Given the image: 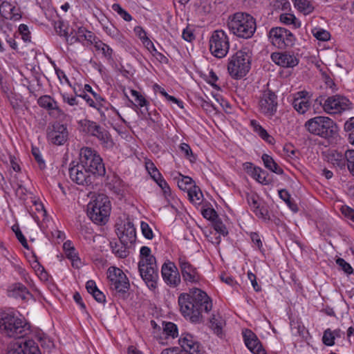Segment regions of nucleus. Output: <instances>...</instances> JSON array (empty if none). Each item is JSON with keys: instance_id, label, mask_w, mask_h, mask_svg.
Instances as JSON below:
<instances>
[{"instance_id": "69168bd1", "label": "nucleus", "mask_w": 354, "mask_h": 354, "mask_svg": "<svg viewBox=\"0 0 354 354\" xmlns=\"http://www.w3.org/2000/svg\"><path fill=\"white\" fill-rule=\"evenodd\" d=\"M250 238L254 243H255L257 248L260 250L262 248V242L259 235L256 232H252L250 234Z\"/></svg>"}, {"instance_id": "3c124183", "label": "nucleus", "mask_w": 354, "mask_h": 354, "mask_svg": "<svg viewBox=\"0 0 354 354\" xmlns=\"http://www.w3.org/2000/svg\"><path fill=\"white\" fill-rule=\"evenodd\" d=\"M213 225L214 230L220 234H222L223 236H226L228 232L227 230V228L220 219H216L214 221Z\"/></svg>"}, {"instance_id": "2f4dec72", "label": "nucleus", "mask_w": 354, "mask_h": 354, "mask_svg": "<svg viewBox=\"0 0 354 354\" xmlns=\"http://www.w3.org/2000/svg\"><path fill=\"white\" fill-rule=\"evenodd\" d=\"M210 327L216 334L219 335L222 333V328L225 324V321L219 315H213L210 318Z\"/></svg>"}, {"instance_id": "f257e3e1", "label": "nucleus", "mask_w": 354, "mask_h": 354, "mask_svg": "<svg viewBox=\"0 0 354 354\" xmlns=\"http://www.w3.org/2000/svg\"><path fill=\"white\" fill-rule=\"evenodd\" d=\"M182 315L193 323L203 321V313H208L212 308V301L207 293L198 288L190 290L178 297Z\"/></svg>"}, {"instance_id": "39448f33", "label": "nucleus", "mask_w": 354, "mask_h": 354, "mask_svg": "<svg viewBox=\"0 0 354 354\" xmlns=\"http://www.w3.org/2000/svg\"><path fill=\"white\" fill-rule=\"evenodd\" d=\"M77 163L95 176H102L106 173L102 159L90 147H82L80 149Z\"/></svg>"}, {"instance_id": "bb28decb", "label": "nucleus", "mask_w": 354, "mask_h": 354, "mask_svg": "<svg viewBox=\"0 0 354 354\" xmlns=\"http://www.w3.org/2000/svg\"><path fill=\"white\" fill-rule=\"evenodd\" d=\"M37 102L39 105L48 111L57 110L60 112V109L57 105L56 102L49 95H43L40 97Z\"/></svg>"}, {"instance_id": "864d4df0", "label": "nucleus", "mask_w": 354, "mask_h": 354, "mask_svg": "<svg viewBox=\"0 0 354 354\" xmlns=\"http://www.w3.org/2000/svg\"><path fill=\"white\" fill-rule=\"evenodd\" d=\"M279 19L281 23L286 25L295 24L296 17L292 14L285 13L280 15Z\"/></svg>"}, {"instance_id": "0e129e2a", "label": "nucleus", "mask_w": 354, "mask_h": 354, "mask_svg": "<svg viewBox=\"0 0 354 354\" xmlns=\"http://www.w3.org/2000/svg\"><path fill=\"white\" fill-rule=\"evenodd\" d=\"M136 35L143 41L145 38H148L147 33L141 26H136L134 28Z\"/></svg>"}, {"instance_id": "7c9ffc66", "label": "nucleus", "mask_w": 354, "mask_h": 354, "mask_svg": "<svg viewBox=\"0 0 354 354\" xmlns=\"http://www.w3.org/2000/svg\"><path fill=\"white\" fill-rule=\"evenodd\" d=\"M111 247L112 248V252L120 258H125L129 254V251L128 250L129 245H124L120 242L118 243H111Z\"/></svg>"}, {"instance_id": "49530a36", "label": "nucleus", "mask_w": 354, "mask_h": 354, "mask_svg": "<svg viewBox=\"0 0 354 354\" xmlns=\"http://www.w3.org/2000/svg\"><path fill=\"white\" fill-rule=\"evenodd\" d=\"M347 167L350 172L354 176V150H347L345 153Z\"/></svg>"}, {"instance_id": "0eeeda50", "label": "nucleus", "mask_w": 354, "mask_h": 354, "mask_svg": "<svg viewBox=\"0 0 354 354\" xmlns=\"http://www.w3.org/2000/svg\"><path fill=\"white\" fill-rule=\"evenodd\" d=\"M305 127L312 134L326 138L334 133L335 123L328 117L317 116L308 120Z\"/></svg>"}, {"instance_id": "a211bd4d", "label": "nucleus", "mask_w": 354, "mask_h": 354, "mask_svg": "<svg viewBox=\"0 0 354 354\" xmlns=\"http://www.w3.org/2000/svg\"><path fill=\"white\" fill-rule=\"evenodd\" d=\"M117 234L120 241L124 245H131L136 242V228L133 224L129 221L118 228Z\"/></svg>"}, {"instance_id": "412c9836", "label": "nucleus", "mask_w": 354, "mask_h": 354, "mask_svg": "<svg viewBox=\"0 0 354 354\" xmlns=\"http://www.w3.org/2000/svg\"><path fill=\"white\" fill-rule=\"evenodd\" d=\"M271 59L276 64L285 68H292L299 64V59L294 55L286 52L273 53Z\"/></svg>"}, {"instance_id": "603ef678", "label": "nucleus", "mask_w": 354, "mask_h": 354, "mask_svg": "<svg viewBox=\"0 0 354 354\" xmlns=\"http://www.w3.org/2000/svg\"><path fill=\"white\" fill-rule=\"evenodd\" d=\"M336 263L342 269V270L346 274H351L353 272V270L351 265L347 263L344 259L338 258L336 260Z\"/></svg>"}, {"instance_id": "9d476101", "label": "nucleus", "mask_w": 354, "mask_h": 354, "mask_svg": "<svg viewBox=\"0 0 354 354\" xmlns=\"http://www.w3.org/2000/svg\"><path fill=\"white\" fill-rule=\"evenodd\" d=\"M324 111L328 114H338L351 109V103L344 96L335 95L328 97L322 103L320 101Z\"/></svg>"}, {"instance_id": "a18cd8bd", "label": "nucleus", "mask_w": 354, "mask_h": 354, "mask_svg": "<svg viewBox=\"0 0 354 354\" xmlns=\"http://www.w3.org/2000/svg\"><path fill=\"white\" fill-rule=\"evenodd\" d=\"M65 254L67 258L71 260L73 267L78 268L81 264V262L80 258L75 252V249H72L71 250L67 251L65 252Z\"/></svg>"}, {"instance_id": "c756f323", "label": "nucleus", "mask_w": 354, "mask_h": 354, "mask_svg": "<svg viewBox=\"0 0 354 354\" xmlns=\"http://www.w3.org/2000/svg\"><path fill=\"white\" fill-rule=\"evenodd\" d=\"M100 142L101 145L105 148H111L113 146V142L109 133L102 128L100 131L95 136Z\"/></svg>"}, {"instance_id": "f8f14e48", "label": "nucleus", "mask_w": 354, "mask_h": 354, "mask_svg": "<svg viewBox=\"0 0 354 354\" xmlns=\"http://www.w3.org/2000/svg\"><path fill=\"white\" fill-rule=\"evenodd\" d=\"M108 278L111 282V288L118 292H126L129 288V281L123 271L115 267L109 268Z\"/></svg>"}, {"instance_id": "79ce46f5", "label": "nucleus", "mask_w": 354, "mask_h": 354, "mask_svg": "<svg viewBox=\"0 0 354 354\" xmlns=\"http://www.w3.org/2000/svg\"><path fill=\"white\" fill-rule=\"evenodd\" d=\"M178 187L182 190L188 191L189 189L192 187L193 180L189 176H182L181 178L177 182Z\"/></svg>"}, {"instance_id": "5701e85b", "label": "nucleus", "mask_w": 354, "mask_h": 354, "mask_svg": "<svg viewBox=\"0 0 354 354\" xmlns=\"http://www.w3.org/2000/svg\"><path fill=\"white\" fill-rule=\"evenodd\" d=\"M78 96L83 98L90 106L97 109L100 113V116L102 120H106L107 117L111 115V113H115L124 122V119L122 118L119 113L117 112L113 108L108 109L104 107L102 104L97 106L94 100L84 93Z\"/></svg>"}, {"instance_id": "052dcab7", "label": "nucleus", "mask_w": 354, "mask_h": 354, "mask_svg": "<svg viewBox=\"0 0 354 354\" xmlns=\"http://www.w3.org/2000/svg\"><path fill=\"white\" fill-rule=\"evenodd\" d=\"M102 127L97 124L95 122H88V131L93 136H95L100 131Z\"/></svg>"}, {"instance_id": "9b49d317", "label": "nucleus", "mask_w": 354, "mask_h": 354, "mask_svg": "<svg viewBox=\"0 0 354 354\" xmlns=\"http://www.w3.org/2000/svg\"><path fill=\"white\" fill-rule=\"evenodd\" d=\"M278 102L276 94L269 90L262 92L259 100V111L268 118L275 115L277 111Z\"/></svg>"}, {"instance_id": "72a5a7b5", "label": "nucleus", "mask_w": 354, "mask_h": 354, "mask_svg": "<svg viewBox=\"0 0 354 354\" xmlns=\"http://www.w3.org/2000/svg\"><path fill=\"white\" fill-rule=\"evenodd\" d=\"M188 196L189 200L195 203L200 204L201 202V198L203 197V194L201 191V189L196 186L193 185L192 187L189 189L187 191Z\"/></svg>"}, {"instance_id": "6e6d98bb", "label": "nucleus", "mask_w": 354, "mask_h": 354, "mask_svg": "<svg viewBox=\"0 0 354 354\" xmlns=\"http://www.w3.org/2000/svg\"><path fill=\"white\" fill-rule=\"evenodd\" d=\"M202 214L204 218L211 220L213 222L218 218V215L216 212L212 208H207L202 211Z\"/></svg>"}, {"instance_id": "393cba45", "label": "nucleus", "mask_w": 354, "mask_h": 354, "mask_svg": "<svg viewBox=\"0 0 354 354\" xmlns=\"http://www.w3.org/2000/svg\"><path fill=\"white\" fill-rule=\"evenodd\" d=\"M248 202L251 208L253 209V211L257 216L264 219L267 218L268 210L263 207H260L257 196H251L248 197Z\"/></svg>"}, {"instance_id": "20e7f679", "label": "nucleus", "mask_w": 354, "mask_h": 354, "mask_svg": "<svg viewBox=\"0 0 354 354\" xmlns=\"http://www.w3.org/2000/svg\"><path fill=\"white\" fill-rule=\"evenodd\" d=\"M111 204L107 196L99 194L87 205V214L96 224L104 225L108 221Z\"/></svg>"}, {"instance_id": "7ed1b4c3", "label": "nucleus", "mask_w": 354, "mask_h": 354, "mask_svg": "<svg viewBox=\"0 0 354 354\" xmlns=\"http://www.w3.org/2000/svg\"><path fill=\"white\" fill-rule=\"evenodd\" d=\"M0 332L10 337L21 339L30 333V325L13 315L0 313Z\"/></svg>"}, {"instance_id": "4c0bfd02", "label": "nucleus", "mask_w": 354, "mask_h": 354, "mask_svg": "<svg viewBox=\"0 0 354 354\" xmlns=\"http://www.w3.org/2000/svg\"><path fill=\"white\" fill-rule=\"evenodd\" d=\"M297 8L304 14H309L313 10V6L308 0H292Z\"/></svg>"}, {"instance_id": "f3484780", "label": "nucleus", "mask_w": 354, "mask_h": 354, "mask_svg": "<svg viewBox=\"0 0 354 354\" xmlns=\"http://www.w3.org/2000/svg\"><path fill=\"white\" fill-rule=\"evenodd\" d=\"M161 272L164 281L168 285L175 287L180 283V274L174 263H165L162 266Z\"/></svg>"}, {"instance_id": "a19ab883", "label": "nucleus", "mask_w": 354, "mask_h": 354, "mask_svg": "<svg viewBox=\"0 0 354 354\" xmlns=\"http://www.w3.org/2000/svg\"><path fill=\"white\" fill-rule=\"evenodd\" d=\"M312 33L316 39L320 41H328L330 37V35L327 30L321 28H314Z\"/></svg>"}, {"instance_id": "4468645a", "label": "nucleus", "mask_w": 354, "mask_h": 354, "mask_svg": "<svg viewBox=\"0 0 354 354\" xmlns=\"http://www.w3.org/2000/svg\"><path fill=\"white\" fill-rule=\"evenodd\" d=\"M138 270L142 279L150 289H155L157 286L158 278L156 262L138 263Z\"/></svg>"}, {"instance_id": "4be33fe9", "label": "nucleus", "mask_w": 354, "mask_h": 354, "mask_svg": "<svg viewBox=\"0 0 354 354\" xmlns=\"http://www.w3.org/2000/svg\"><path fill=\"white\" fill-rule=\"evenodd\" d=\"M309 93L306 91L297 92L292 101L294 109L301 114L305 113L310 107Z\"/></svg>"}, {"instance_id": "5fc2aeb1", "label": "nucleus", "mask_w": 354, "mask_h": 354, "mask_svg": "<svg viewBox=\"0 0 354 354\" xmlns=\"http://www.w3.org/2000/svg\"><path fill=\"white\" fill-rule=\"evenodd\" d=\"M141 230L143 236L147 239H152L153 237V232L149 225L145 222H141Z\"/></svg>"}, {"instance_id": "09e8293b", "label": "nucleus", "mask_w": 354, "mask_h": 354, "mask_svg": "<svg viewBox=\"0 0 354 354\" xmlns=\"http://www.w3.org/2000/svg\"><path fill=\"white\" fill-rule=\"evenodd\" d=\"M323 343L326 346H333L335 344V336L330 329L324 331L322 337Z\"/></svg>"}, {"instance_id": "a878e982", "label": "nucleus", "mask_w": 354, "mask_h": 354, "mask_svg": "<svg viewBox=\"0 0 354 354\" xmlns=\"http://www.w3.org/2000/svg\"><path fill=\"white\" fill-rule=\"evenodd\" d=\"M22 354H41L38 345L32 339H25L21 338Z\"/></svg>"}, {"instance_id": "aec40b11", "label": "nucleus", "mask_w": 354, "mask_h": 354, "mask_svg": "<svg viewBox=\"0 0 354 354\" xmlns=\"http://www.w3.org/2000/svg\"><path fill=\"white\" fill-rule=\"evenodd\" d=\"M244 342L246 346L254 354H266L257 335L249 329L243 331Z\"/></svg>"}, {"instance_id": "4d7b16f0", "label": "nucleus", "mask_w": 354, "mask_h": 354, "mask_svg": "<svg viewBox=\"0 0 354 354\" xmlns=\"http://www.w3.org/2000/svg\"><path fill=\"white\" fill-rule=\"evenodd\" d=\"M342 214L354 223V209L347 205L341 207Z\"/></svg>"}, {"instance_id": "6e6552de", "label": "nucleus", "mask_w": 354, "mask_h": 354, "mask_svg": "<svg viewBox=\"0 0 354 354\" xmlns=\"http://www.w3.org/2000/svg\"><path fill=\"white\" fill-rule=\"evenodd\" d=\"M268 37L271 44L280 49L292 46L295 41L293 34L281 27L272 28L269 31Z\"/></svg>"}, {"instance_id": "1a4fd4ad", "label": "nucleus", "mask_w": 354, "mask_h": 354, "mask_svg": "<svg viewBox=\"0 0 354 354\" xmlns=\"http://www.w3.org/2000/svg\"><path fill=\"white\" fill-rule=\"evenodd\" d=\"M229 39L222 30L213 32L209 39V50L213 55L218 58L224 57L229 50Z\"/></svg>"}, {"instance_id": "e433bc0d", "label": "nucleus", "mask_w": 354, "mask_h": 354, "mask_svg": "<svg viewBox=\"0 0 354 354\" xmlns=\"http://www.w3.org/2000/svg\"><path fill=\"white\" fill-rule=\"evenodd\" d=\"M328 160L330 161L334 165H337L340 168L345 166L346 157L345 154L341 153L333 152L328 157Z\"/></svg>"}, {"instance_id": "423d86ee", "label": "nucleus", "mask_w": 354, "mask_h": 354, "mask_svg": "<svg viewBox=\"0 0 354 354\" xmlns=\"http://www.w3.org/2000/svg\"><path fill=\"white\" fill-rule=\"evenodd\" d=\"M250 68V55L244 50L237 51L232 56L228 62L227 71L234 79L243 77Z\"/></svg>"}, {"instance_id": "b1692460", "label": "nucleus", "mask_w": 354, "mask_h": 354, "mask_svg": "<svg viewBox=\"0 0 354 354\" xmlns=\"http://www.w3.org/2000/svg\"><path fill=\"white\" fill-rule=\"evenodd\" d=\"M8 296L15 299L26 300L30 295L25 286L20 283H16L11 285L8 290Z\"/></svg>"}, {"instance_id": "ea45409f", "label": "nucleus", "mask_w": 354, "mask_h": 354, "mask_svg": "<svg viewBox=\"0 0 354 354\" xmlns=\"http://www.w3.org/2000/svg\"><path fill=\"white\" fill-rule=\"evenodd\" d=\"M13 9V5L8 1H3L0 5V12L5 19L14 18L13 15H10V12Z\"/></svg>"}, {"instance_id": "473e14b6", "label": "nucleus", "mask_w": 354, "mask_h": 354, "mask_svg": "<svg viewBox=\"0 0 354 354\" xmlns=\"http://www.w3.org/2000/svg\"><path fill=\"white\" fill-rule=\"evenodd\" d=\"M140 259L138 263H142V266L143 263L151 264L152 262H156L155 257L151 254V249L147 246H142L140 248Z\"/></svg>"}, {"instance_id": "2eb2a0df", "label": "nucleus", "mask_w": 354, "mask_h": 354, "mask_svg": "<svg viewBox=\"0 0 354 354\" xmlns=\"http://www.w3.org/2000/svg\"><path fill=\"white\" fill-rule=\"evenodd\" d=\"M179 267L183 280L187 283H196L201 280V275L195 268L185 257L178 259Z\"/></svg>"}, {"instance_id": "8fccbe9b", "label": "nucleus", "mask_w": 354, "mask_h": 354, "mask_svg": "<svg viewBox=\"0 0 354 354\" xmlns=\"http://www.w3.org/2000/svg\"><path fill=\"white\" fill-rule=\"evenodd\" d=\"M18 30H19V32L21 35L22 39L25 42L30 41V39H31L30 32L29 28L27 25H26V24L19 25Z\"/></svg>"}, {"instance_id": "338daca9", "label": "nucleus", "mask_w": 354, "mask_h": 354, "mask_svg": "<svg viewBox=\"0 0 354 354\" xmlns=\"http://www.w3.org/2000/svg\"><path fill=\"white\" fill-rule=\"evenodd\" d=\"M94 299L100 303L105 301V295L98 288L92 294Z\"/></svg>"}, {"instance_id": "58836bf2", "label": "nucleus", "mask_w": 354, "mask_h": 354, "mask_svg": "<svg viewBox=\"0 0 354 354\" xmlns=\"http://www.w3.org/2000/svg\"><path fill=\"white\" fill-rule=\"evenodd\" d=\"M23 351L21 339H18L8 345L6 354H22Z\"/></svg>"}, {"instance_id": "bf43d9fd", "label": "nucleus", "mask_w": 354, "mask_h": 354, "mask_svg": "<svg viewBox=\"0 0 354 354\" xmlns=\"http://www.w3.org/2000/svg\"><path fill=\"white\" fill-rule=\"evenodd\" d=\"M32 153L35 157V160H37V162H38L40 169H44V167H45V163L40 155L39 149L36 147H32Z\"/></svg>"}, {"instance_id": "c03bdc74", "label": "nucleus", "mask_w": 354, "mask_h": 354, "mask_svg": "<svg viewBox=\"0 0 354 354\" xmlns=\"http://www.w3.org/2000/svg\"><path fill=\"white\" fill-rule=\"evenodd\" d=\"M12 230L15 232L17 239L21 243V245L25 248H28V245L27 241H26L25 236L21 233L19 225L18 224L13 225L12 226Z\"/></svg>"}, {"instance_id": "13d9d810", "label": "nucleus", "mask_w": 354, "mask_h": 354, "mask_svg": "<svg viewBox=\"0 0 354 354\" xmlns=\"http://www.w3.org/2000/svg\"><path fill=\"white\" fill-rule=\"evenodd\" d=\"M104 30L112 37L117 38L119 36V30L111 24L104 26Z\"/></svg>"}, {"instance_id": "f704fd0d", "label": "nucleus", "mask_w": 354, "mask_h": 354, "mask_svg": "<svg viewBox=\"0 0 354 354\" xmlns=\"http://www.w3.org/2000/svg\"><path fill=\"white\" fill-rule=\"evenodd\" d=\"M94 47L96 50L101 51L103 55L108 59H112L113 50L108 45L100 40L95 41Z\"/></svg>"}, {"instance_id": "774afa93", "label": "nucleus", "mask_w": 354, "mask_h": 354, "mask_svg": "<svg viewBox=\"0 0 354 354\" xmlns=\"http://www.w3.org/2000/svg\"><path fill=\"white\" fill-rule=\"evenodd\" d=\"M344 130L346 131H354V117L351 118L344 124Z\"/></svg>"}, {"instance_id": "c85d7f7f", "label": "nucleus", "mask_w": 354, "mask_h": 354, "mask_svg": "<svg viewBox=\"0 0 354 354\" xmlns=\"http://www.w3.org/2000/svg\"><path fill=\"white\" fill-rule=\"evenodd\" d=\"M252 176L257 181L263 185H269L272 182V180L267 171L259 167H254L253 169Z\"/></svg>"}, {"instance_id": "ddd939ff", "label": "nucleus", "mask_w": 354, "mask_h": 354, "mask_svg": "<svg viewBox=\"0 0 354 354\" xmlns=\"http://www.w3.org/2000/svg\"><path fill=\"white\" fill-rule=\"evenodd\" d=\"M69 175L73 182L81 185H91L97 176L78 163L70 167Z\"/></svg>"}, {"instance_id": "6ab92c4d", "label": "nucleus", "mask_w": 354, "mask_h": 354, "mask_svg": "<svg viewBox=\"0 0 354 354\" xmlns=\"http://www.w3.org/2000/svg\"><path fill=\"white\" fill-rule=\"evenodd\" d=\"M178 342L185 352L189 354H202V347L192 335L184 333Z\"/></svg>"}, {"instance_id": "dca6fc26", "label": "nucleus", "mask_w": 354, "mask_h": 354, "mask_svg": "<svg viewBox=\"0 0 354 354\" xmlns=\"http://www.w3.org/2000/svg\"><path fill=\"white\" fill-rule=\"evenodd\" d=\"M47 136L48 140L54 145H63L67 140V129L64 124H55L48 128Z\"/></svg>"}, {"instance_id": "680f3d73", "label": "nucleus", "mask_w": 354, "mask_h": 354, "mask_svg": "<svg viewBox=\"0 0 354 354\" xmlns=\"http://www.w3.org/2000/svg\"><path fill=\"white\" fill-rule=\"evenodd\" d=\"M248 277L249 280L251 281L252 286H253L254 290L257 292L260 291L261 288L257 283L255 274H254L252 272L249 271L248 272Z\"/></svg>"}, {"instance_id": "de8ad7c7", "label": "nucleus", "mask_w": 354, "mask_h": 354, "mask_svg": "<svg viewBox=\"0 0 354 354\" xmlns=\"http://www.w3.org/2000/svg\"><path fill=\"white\" fill-rule=\"evenodd\" d=\"M113 10L116 12L124 20L130 21L131 20V16L124 10L118 3H114L112 6Z\"/></svg>"}, {"instance_id": "f03ea898", "label": "nucleus", "mask_w": 354, "mask_h": 354, "mask_svg": "<svg viewBox=\"0 0 354 354\" xmlns=\"http://www.w3.org/2000/svg\"><path fill=\"white\" fill-rule=\"evenodd\" d=\"M227 25L229 30L238 37L249 39L256 30V21L252 16L238 12L230 15Z\"/></svg>"}, {"instance_id": "cd10ccee", "label": "nucleus", "mask_w": 354, "mask_h": 354, "mask_svg": "<svg viewBox=\"0 0 354 354\" xmlns=\"http://www.w3.org/2000/svg\"><path fill=\"white\" fill-rule=\"evenodd\" d=\"M261 158L265 167L271 171L277 174H282L283 173V170L279 167L270 156L265 153L263 154Z\"/></svg>"}, {"instance_id": "37998d69", "label": "nucleus", "mask_w": 354, "mask_h": 354, "mask_svg": "<svg viewBox=\"0 0 354 354\" xmlns=\"http://www.w3.org/2000/svg\"><path fill=\"white\" fill-rule=\"evenodd\" d=\"M164 333L174 338L178 335L177 326L172 322H167L165 324L163 328Z\"/></svg>"}, {"instance_id": "c9c22d12", "label": "nucleus", "mask_w": 354, "mask_h": 354, "mask_svg": "<svg viewBox=\"0 0 354 354\" xmlns=\"http://www.w3.org/2000/svg\"><path fill=\"white\" fill-rule=\"evenodd\" d=\"M251 124L254 127V131L262 139L270 144L272 143L274 138L268 133L266 129H264L261 125L257 124L254 120L251 122Z\"/></svg>"}, {"instance_id": "e2e57ef3", "label": "nucleus", "mask_w": 354, "mask_h": 354, "mask_svg": "<svg viewBox=\"0 0 354 354\" xmlns=\"http://www.w3.org/2000/svg\"><path fill=\"white\" fill-rule=\"evenodd\" d=\"M10 15H13L14 18H8L7 19L17 21L21 18V14L20 12V9L13 6V9H12L10 12Z\"/></svg>"}]
</instances>
